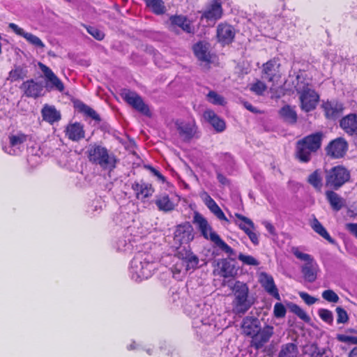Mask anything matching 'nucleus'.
I'll return each mask as SVG.
<instances>
[{
	"instance_id": "f257e3e1",
	"label": "nucleus",
	"mask_w": 357,
	"mask_h": 357,
	"mask_svg": "<svg viewBox=\"0 0 357 357\" xmlns=\"http://www.w3.org/2000/svg\"><path fill=\"white\" fill-rule=\"evenodd\" d=\"M156 264L153 257L145 252H138L130 261L129 275L132 280L141 282L150 278L155 270Z\"/></svg>"
},
{
	"instance_id": "9b49d317",
	"label": "nucleus",
	"mask_w": 357,
	"mask_h": 357,
	"mask_svg": "<svg viewBox=\"0 0 357 357\" xmlns=\"http://www.w3.org/2000/svg\"><path fill=\"white\" fill-rule=\"evenodd\" d=\"M22 145V134L20 131L17 133L11 132L8 137V142L2 145L3 151L10 155H20Z\"/></svg>"
},
{
	"instance_id": "a19ab883",
	"label": "nucleus",
	"mask_w": 357,
	"mask_h": 357,
	"mask_svg": "<svg viewBox=\"0 0 357 357\" xmlns=\"http://www.w3.org/2000/svg\"><path fill=\"white\" fill-rule=\"evenodd\" d=\"M146 6L155 14H162L165 11L164 2L162 0H146Z\"/></svg>"
},
{
	"instance_id": "20e7f679",
	"label": "nucleus",
	"mask_w": 357,
	"mask_h": 357,
	"mask_svg": "<svg viewBox=\"0 0 357 357\" xmlns=\"http://www.w3.org/2000/svg\"><path fill=\"white\" fill-rule=\"evenodd\" d=\"M89 160L99 165L105 170H112L116 167V158L107 148L97 144L90 145L87 150Z\"/></svg>"
},
{
	"instance_id": "c756f323",
	"label": "nucleus",
	"mask_w": 357,
	"mask_h": 357,
	"mask_svg": "<svg viewBox=\"0 0 357 357\" xmlns=\"http://www.w3.org/2000/svg\"><path fill=\"white\" fill-rule=\"evenodd\" d=\"M155 204L159 211L166 213L172 211L176 206L174 202L169 198V195L166 194L158 196Z\"/></svg>"
},
{
	"instance_id": "052dcab7",
	"label": "nucleus",
	"mask_w": 357,
	"mask_h": 357,
	"mask_svg": "<svg viewBox=\"0 0 357 357\" xmlns=\"http://www.w3.org/2000/svg\"><path fill=\"white\" fill-rule=\"evenodd\" d=\"M255 229H246L245 234L249 237L250 241L255 245H257L259 243V234H257Z\"/></svg>"
},
{
	"instance_id": "69168bd1",
	"label": "nucleus",
	"mask_w": 357,
	"mask_h": 357,
	"mask_svg": "<svg viewBox=\"0 0 357 357\" xmlns=\"http://www.w3.org/2000/svg\"><path fill=\"white\" fill-rule=\"evenodd\" d=\"M262 224L264 225V226L265 227V228L266 229V230L272 235H275V229L274 227V226L269 222L268 221H264L262 222Z\"/></svg>"
},
{
	"instance_id": "393cba45",
	"label": "nucleus",
	"mask_w": 357,
	"mask_h": 357,
	"mask_svg": "<svg viewBox=\"0 0 357 357\" xmlns=\"http://www.w3.org/2000/svg\"><path fill=\"white\" fill-rule=\"evenodd\" d=\"M41 115L43 121L52 125L58 122L61 119L60 112L57 111L54 106L47 104L42 108Z\"/></svg>"
},
{
	"instance_id": "37998d69",
	"label": "nucleus",
	"mask_w": 357,
	"mask_h": 357,
	"mask_svg": "<svg viewBox=\"0 0 357 357\" xmlns=\"http://www.w3.org/2000/svg\"><path fill=\"white\" fill-rule=\"evenodd\" d=\"M24 38H25L30 45H33L36 48L43 49L45 47L43 41L38 37L32 33L24 31Z\"/></svg>"
},
{
	"instance_id": "a878e982",
	"label": "nucleus",
	"mask_w": 357,
	"mask_h": 357,
	"mask_svg": "<svg viewBox=\"0 0 357 357\" xmlns=\"http://www.w3.org/2000/svg\"><path fill=\"white\" fill-rule=\"evenodd\" d=\"M318 270L319 266L315 261L305 263L301 267V273L303 278L308 282H313L316 280Z\"/></svg>"
},
{
	"instance_id": "bb28decb",
	"label": "nucleus",
	"mask_w": 357,
	"mask_h": 357,
	"mask_svg": "<svg viewBox=\"0 0 357 357\" xmlns=\"http://www.w3.org/2000/svg\"><path fill=\"white\" fill-rule=\"evenodd\" d=\"M326 197L331 208L335 211H340L346 204L345 199L333 190H327Z\"/></svg>"
},
{
	"instance_id": "bf43d9fd",
	"label": "nucleus",
	"mask_w": 357,
	"mask_h": 357,
	"mask_svg": "<svg viewBox=\"0 0 357 357\" xmlns=\"http://www.w3.org/2000/svg\"><path fill=\"white\" fill-rule=\"evenodd\" d=\"M200 197L208 209L211 208L217 204L215 200L205 191L200 194Z\"/></svg>"
},
{
	"instance_id": "13d9d810",
	"label": "nucleus",
	"mask_w": 357,
	"mask_h": 357,
	"mask_svg": "<svg viewBox=\"0 0 357 357\" xmlns=\"http://www.w3.org/2000/svg\"><path fill=\"white\" fill-rule=\"evenodd\" d=\"M209 210L220 220L228 222V219L217 204Z\"/></svg>"
},
{
	"instance_id": "412c9836",
	"label": "nucleus",
	"mask_w": 357,
	"mask_h": 357,
	"mask_svg": "<svg viewBox=\"0 0 357 357\" xmlns=\"http://www.w3.org/2000/svg\"><path fill=\"white\" fill-rule=\"evenodd\" d=\"M280 63L275 59L267 61L263 65L261 77L270 82H273L275 77H278Z\"/></svg>"
},
{
	"instance_id": "e2e57ef3",
	"label": "nucleus",
	"mask_w": 357,
	"mask_h": 357,
	"mask_svg": "<svg viewBox=\"0 0 357 357\" xmlns=\"http://www.w3.org/2000/svg\"><path fill=\"white\" fill-rule=\"evenodd\" d=\"M22 75V70L20 68H15L10 72L9 79L13 82L20 79Z\"/></svg>"
},
{
	"instance_id": "c9c22d12",
	"label": "nucleus",
	"mask_w": 357,
	"mask_h": 357,
	"mask_svg": "<svg viewBox=\"0 0 357 357\" xmlns=\"http://www.w3.org/2000/svg\"><path fill=\"white\" fill-rule=\"evenodd\" d=\"M329 351L326 348H321L316 344H310L304 347V353L310 357H328Z\"/></svg>"
},
{
	"instance_id": "6e6d98bb",
	"label": "nucleus",
	"mask_w": 357,
	"mask_h": 357,
	"mask_svg": "<svg viewBox=\"0 0 357 357\" xmlns=\"http://www.w3.org/2000/svg\"><path fill=\"white\" fill-rule=\"evenodd\" d=\"M287 310L285 307L281 303H276L274 305L273 313L276 318H283L285 317Z\"/></svg>"
},
{
	"instance_id": "f704fd0d",
	"label": "nucleus",
	"mask_w": 357,
	"mask_h": 357,
	"mask_svg": "<svg viewBox=\"0 0 357 357\" xmlns=\"http://www.w3.org/2000/svg\"><path fill=\"white\" fill-rule=\"evenodd\" d=\"M310 225L312 229L316 233L319 234L322 238L328 241L331 244H336V241L333 238H331V236L328 233L324 227L322 225V224L316 218H314V219L311 222Z\"/></svg>"
},
{
	"instance_id": "a18cd8bd",
	"label": "nucleus",
	"mask_w": 357,
	"mask_h": 357,
	"mask_svg": "<svg viewBox=\"0 0 357 357\" xmlns=\"http://www.w3.org/2000/svg\"><path fill=\"white\" fill-rule=\"evenodd\" d=\"M318 314L324 322L331 325L333 324V314L331 310L321 308L318 310Z\"/></svg>"
},
{
	"instance_id": "4468645a",
	"label": "nucleus",
	"mask_w": 357,
	"mask_h": 357,
	"mask_svg": "<svg viewBox=\"0 0 357 357\" xmlns=\"http://www.w3.org/2000/svg\"><path fill=\"white\" fill-rule=\"evenodd\" d=\"M39 66L47 81V87L50 89L57 90L59 92H63L65 89L64 85L53 71L49 67L41 63H39Z\"/></svg>"
},
{
	"instance_id": "2eb2a0df",
	"label": "nucleus",
	"mask_w": 357,
	"mask_h": 357,
	"mask_svg": "<svg viewBox=\"0 0 357 357\" xmlns=\"http://www.w3.org/2000/svg\"><path fill=\"white\" fill-rule=\"evenodd\" d=\"M223 13L222 4L220 0H213L206 10L204 11L202 17L208 21H216L222 17Z\"/></svg>"
},
{
	"instance_id": "774afa93",
	"label": "nucleus",
	"mask_w": 357,
	"mask_h": 357,
	"mask_svg": "<svg viewBox=\"0 0 357 357\" xmlns=\"http://www.w3.org/2000/svg\"><path fill=\"white\" fill-rule=\"evenodd\" d=\"M217 179L223 185H227L229 183V180L220 172L217 173Z\"/></svg>"
},
{
	"instance_id": "39448f33",
	"label": "nucleus",
	"mask_w": 357,
	"mask_h": 357,
	"mask_svg": "<svg viewBox=\"0 0 357 357\" xmlns=\"http://www.w3.org/2000/svg\"><path fill=\"white\" fill-rule=\"evenodd\" d=\"M323 135L315 132L298 140L296 144L297 158L303 162L311 160L312 154L315 153L321 146Z\"/></svg>"
},
{
	"instance_id": "e433bc0d",
	"label": "nucleus",
	"mask_w": 357,
	"mask_h": 357,
	"mask_svg": "<svg viewBox=\"0 0 357 357\" xmlns=\"http://www.w3.org/2000/svg\"><path fill=\"white\" fill-rule=\"evenodd\" d=\"M177 129L181 136L186 139H190L195 135L196 128L193 123H177Z\"/></svg>"
},
{
	"instance_id": "79ce46f5",
	"label": "nucleus",
	"mask_w": 357,
	"mask_h": 357,
	"mask_svg": "<svg viewBox=\"0 0 357 357\" xmlns=\"http://www.w3.org/2000/svg\"><path fill=\"white\" fill-rule=\"evenodd\" d=\"M235 216L238 220L241 221V222L237 224L239 228L242 229L245 233L246 229H255V225L250 218L239 213H236Z\"/></svg>"
},
{
	"instance_id": "4c0bfd02",
	"label": "nucleus",
	"mask_w": 357,
	"mask_h": 357,
	"mask_svg": "<svg viewBox=\"0 0 357 357\" xmlns=\"http://www.w3.org/2000/svg\"><path fill=\"white\" fill-rule=\"evenodd\" d=\"M298 349L295 343L289 342L282 344L278 357H298Z\"/></svg>"
},
{
	"instance_id": "ddd939ff",
	"label": "nucleus",
	"mask_w": 357,
	"mask_h": 357,
	"mask_svg": "<svg viewBox=\"0 0 357 357\" xmlns=\"http://www.w3.org/2000/svg\"><path fill=\"white\" fill-rule=\"evenodd\" d=\"M274 333V328L271 326H266L263 328H260L252 337L251 345L256 349L262 348L267 343Z\"/></svg>"
},
{
	"instance_id": "f03ea898",
	"label": "nucleus",
	"mask_w": 357,
	"mask_h": 357,
	"mask_svg": "<svg viewBox=\"0 0 357 357\" xmlns=\"http://www.w3.org/2000/svg\"><path fill=\"white\" fill-rule=\"evenodd\" d=\"M185 311L193 319V327L199 328L201 331L212 328L213 314L210 305L202 302H192L185 306Z\"/></svg>"
},
{
	"instance_id": "f3484780",
	"label": "nucleus",
	"mask_w": 357,
	"mask_h": 357,
	"mask_svg": "<svg viewBox=\"0 0 357 357\" xmlns=\"http://www.w3.org/2000/svg\"><path fill=\"white\" fill-rule=\"evenodd\" d=\"M259 280L261 286L270 295L278 300H280L278 290L275 284L273 278L271 275L262 272L259 274Z\"/></svg>"
},
{
	"instance_id": "5fc2aeb1",
	"label": "nucleus",
	"mask_w": 357,
	"mask_h": 357,
	"mask_svg": "<svg viewBox=\"0 0 357 357\" xmlns=\"http://www.w3.org/2000/svg\"><path fill=\"white\" fill-rule=\"evenodd\" d=\"M266 89V84L259 80L250 86V90L257 95H261Z\"/></svg>"
},
{
	"instance_id": "c03bdc74",
	"label": "nucleus",
	"mask_w": 357,
	"mask_h": 357,
	"mask_svg": "<svg viewBox=\"0 0 357 357\" xmlns=\"http://www.w3.org/2000/svg\"><path fill=\"white\" fill-rule=\"evenodd\" d=\"M206 97L208 102L215 105H225L226 103L224 97L214 91H210Z\"/></svg>"
},
{
	"instance_id": "f8f14e48",
	"label": "nucleus",
	"mask_w": 357,
	"mask_h": 357,
	"mask_svg": "<svg viewBox=\"0 0 357 357\" xmlns=\"http://www.w3.org/2000/svg\"><path fill=\"white\" fill-rule=\"evenodd\" d=\"M347 149V142L342 137H337L331 141L326 148L327 155L334 158L343 157Z\"/></svg>"
},
{
	"instance_id": "6ab92c4d",
	"label": "nucleus",
	"mask_w": 357,
	"mask_h": 357,
	"mask_svg": "<svg viewBox=\"0 0 357 357\" xmlns=\"http://www.w3.org/2000/svg\"><path fill=\"white\" fill-rule=\"evenodd\" d=\"M340 128L349 135L357 136V114H349L340 121Z\"/></svg>"
},
{
	"instance_id": "49530a36",
	"label": "nucleus",
	"mask_w": 357,
	"mask_h": 357,
	"mask_svg": "<svg viewBox=\"0 0 357 357\" xmlns=\"http://www.w3.org/2000/svg\"><path fill=\"white\" fill-rule=\"evenodd\" d=\"M321 296L329 303H337L340 300L338 295L331 289L324 291L321 294Z\"/></svg>"
},
{
	"instance_id": "680f3d73",
	"label": "nucleus",
	"mask_w": 357,
	"mask_h": 357,
	"mask_svg": "<svg viewBox=\"0 0 357 357\" xmlns=\"http://www.w3.org/2000/svg\"><path fill=\"white\" fill-rule=\"evenodd\" d=\"M299 296L305 301V303L309 305L315 303L317 301V298L305 292H300Z\"/></svg>"
},
{
	"instance_id": "4d7b16f0",
	"label": "nucleus",
	"mask_w": 357,
	"mask_h": 357,
	"mask_svg": "<svg viewBox=\"0 0 357 357\" xmlns=\"http://www.w3.org/2000/svg\"><path fill=\"white\" fill-rule=\"evenodd\" d=\"M86 30L96 40H101L105 37L104 33L96 27L89 26L86 27Z\"/></svg>"
},
{
	"instance_id": "338daca9",
	"label": "nucleus",
	"mask_w": 357,
	"mask_h": 357,
	"mask_svg": "<svg viewBox=\"0 0 357 357\" xmlns=\"http://www.w3.org/2000/svg\"><path fill=\"white\" fill-rule=\"evenodd\" d=\"M346 229L357 237V223H348Z\"/></svg>"
},
{
	"instance_id": "0eeeda50",
	"label": "nucleus",
	"mask_w": 357,
	"mask_h": 357,
	"mask_svg": "<svg viewBox=\"0 0 357 357\" xmlns=\"http://www.w3.org/2000/svg\"><path fill=\"white\" fill-rule=\"evenodd\" d=\"M350 179V172L342 165L325 171L326 186L335 190L340 188Z\"/></svg>"
},
{
	"instance_id": "aec40b11",
	"label": "nucleus",
	"mask_w": 357,
	"mask_h": 357,
	"mask_svg": "<svg viewBox=\"0 0 357 357\" xmlns=\"http://www.w3.org/2000/svg\"><path fill=\"white\" fill-rule=\"evenodd\" d=\"M193 222L197 226L202 236L206 239L211 240L212 234H216L213 231L207 220L198 212L194 214Z\"/></svg>"
},
{
	"instance_id": "b1692460",
	"label": "nucleus",
	"mask_w": 357,
	"mask_h": 357,
	"mask_svg": "<svg viewBox=\"0 0 357 357\" xmlns=\"http://www.w3.org/2000/svg\"><path fill=\"white\" fill-rule=\"evenodd\" d=\"M326 116L328 119H335L340 115L344 109L343 105L337 101H327L322 105Z\"/></svg>"
},
{
	"instance_id": "cd10ccee",
	"label": "nucleus",
	"mask_w": 357,
	"mask_h": 357,
	"mask_svg": "<svg viewBox=\"0 0 357 357\" xmlns=\"http://www.w3.org/2000/svg\"><path fill=\"white\" fill-rule=\"evenodd\" d=\"M204 117L214 128L217 132H222L225 129V123L223 119L218 117L213 110H206Z\"/></svg>"
},
{
	"instance_id": "09e8293b",
	"label": "nucleus",
	"mask_w": 357,
	"mask_h": 357,
	"mask_svg": "<svg viewBox=\"0 0 357 357\" xmlns=\"http://www.w3.org/2000/svg\"><path fill=\"white\" fill-rule=\"evenodd\" d=\"M290 310L293 313L296 314L303 321H308L310 320V317L307 314V313L298 305L292 304L290 306Z\"/></svg>"
},
{
	"instance_id": "864d4df0",
	"label": "nucleus",
	"mask_w": 357,
	"mask_h": 357,
	"mask_svg": "<svg viewBox=\"0 0 357 357\" xmlns=\"http://www.w3.org/2000/svg\"><path fill=\"white\" fill-rule=\"evenodd\" d=\"M116 247L118 251L126 252L131 250L132 245L123 238L116 241Z\"/></svg>"
},
{
	"instance_id": "473e14b6",
	"label": "nucleus",
	"mask_w": 357,
	"mask_h": 357,
	"mask_svg": "<svg viewBox=\"0 0 357 357\" xmlns=\"http://www.w3.org/2000/svg\"><path fill=\"white\" fill-rule=\"evenodd\" d=\"M193 51L199 60L203 61H208L210 60L211 56L207 43L198 42L193 46Z\"/></svg>"
},
{
	"instance_id": "0e129e2a",
	"label": "nucleus",
	"mask_w": 357,
	"mask_h": 357,
	"mask_svg": "<svg viewBox=\"0 0 357 357\" xmlns=\"http://www.w3.org/2000/svg\"><path fill=\"white\" fill-rule=\"evenodd\" d=\"M127 349L130 351L135 349H144L149 355L152 354L151 349L150 348L144 349L142 347L141 345L137 344L135 342H132L130 344L128 345Z\"/></svg>"
},
{
	"instance_id": "58836bf2",
	"label": "nucleus",
	"mask_w": 357,
	"mask_h": 357,
	"mask_svg": "<svg viewBox=\"0 0 357 357\" xmlns=\"http://www.w3.org/2000/svg\"><path fill=\"white\" fill-rule=\"evenodd\" d=\"M323 173L321 169H316L309 175L307 181L316 190H321L323 186Z\"/></svg>"
},
{
	"instance_id": "603ef678",
	"label": "nucleus",
	"mask_w": 357,
	"mask_h": 357,
	"mask_svg": "<svg viewBox=\"0 0 357 357\" xmlns=\"http://www.w3.org/2000/svg\"><path fill=\"white\" fill-rule=\"evenodd\" d=\"M336 339L340 342L349 344H357V336H350L344 334H337Z\"/></svg>"
},
{
	"instance_id": "2f4dec72",
	"label": "nucleus",
	"mask_w": 357,
	"mask_h": 357,
	"mask_svg": "<svg viewBox=\"0 0 357 357\" xmlns=\"http://www.w3.org/2000/svg\"><path fill=\"white\" fill-rule=\"evenodd\" d=\"M279 114L284 121L294 124L297 121V114L294 108L290 105L283 106L279 111Z\"/></svg>"
},
{
	"instance_id": "dca6fc26",
	"label": "nucleus",
	"mask_w": 357,
	"mask_h": 357,
	"mask_svg": "<svg viewBox=\"0 0 357 357\" xmlns=\"http://www.w3.org/2000/svg\"><path fill=\"white\" fill-rule=\"evenodd\" d=\"M261 328L259 319L254 317H245L241 324L243 333L249 337H252Z\"/></svg>"
},
{
	"instance_id": "6e6552de",
	"label": "nucleus",
	"mask_w": 357,
	"mask_h": 357,
	"mask_svg": "<svg viewBox=\"0 0 357 357\" xmlns=\"http://www.w3.org/2000/svg\"><path fill=\"white\" fill-rule=\"evenodd\" d=\"M296 90L300 94L299 99L301 109L306 112L314 110L319 99V96L316 91L307 86L302 89L298 87Z\"/></svg>"
},
{
	"instance_id": "72a5a7b5",
	"label": "nucleus",
	"mask_w": 357,
	"mask_h": 357,
	"mask_svg": "<svg viewBox=\"0 0 357 357\" xmlns=\"http://www.w3.org/2000/svg\"><path fill=\"white\" fill-rule=\"evenodd\" d=\"M171 23L173 26H178L186 33H192L193 28L187 17L182 15L172 16L170 17Z\"/></svg>"
},
{
	"instance_id": "3c124183",
	"label": "nucleus",
	"mask_w": 357,
	"mask_h": 357,
	"mask_svg": "<svg viewBox=\"0 0 357 357\" xmlns=\"http://www.w3.org/2000/svg\"><path fill=\"white\" fill-rule=\"evenodd\" d=\"M292 253L296 258L305 261V263H310V261H314L311 255L301 252L298 248H293Z\"/></svg>"
},
{
	"instance_id": "a211bd4d",
	"label": "nucleus",
	"mask_w": 357,
	"mask_h": 357,
	"mask_svg": "<svg viewBox=\"0 0 357 357\" xmlns=\"http://www.w3.org/2000/svg\"><path fill=\"white\" fill-rule=\"evenodd\" d=\"M235 36L234 28L227 24H220L217 28V37L219 42L224 45L229 44L232 42Z\"/></svg>"
},
{
	"instance_id": "9d476101",
	"label": "nucleus",
	"mask_w": 357,
	"mask_h": 357,
	"mask_svg": "<svg viewBox=\"0 0 357 357\" xmlns=\"http://www.w3.org/2000/svg\"><path fill=\"white\" fill-rule=\"evenodd\" d=\"M123 99L142 114L149 116L150 111L142 98L135 92L124 89L121 93Z\"/></svg>"
},
{
	"instance_id": "7ed1b4c3",
	"label": "nucleus",
	"mask_w": 357,
	"mask_h": 357,
	"mask_svg": "<svg viewBox=\"0 0 357 357\" xmlns=\"http://www.w3.org/2000/svg\"><path fill=\"white\" fill-rule=\"evenodd\" d=\"M175 255L178 261L174 266V273L185 275L199 267V257L192 252L190 245L176 246Z\"/></svg>"
},
{
	"instance_id": "de8ad7c7",
	"label": "nucleus",
	"mask_w": 357,
	"mask_h": 357,
	"mask_svg": "<svg viewBox=\"0 0 357 357\" xmlns=\"http://www.w3.org/2000/svg\"><path fill=\"white\" fill-rule=\"evenodd\" d=\"M238 259L245 265L249 266H258L259 265V262L257 259H256L254 257L251 255H245L244 254L240 253L238 256Z\"/></svg>"
},
{
	"instance_id": "c85d7f7f",
	"label": "nucleus",
	"mask_w": 357,
	"mask_h": 357,
	"mask_svg": "<svg viewBox=\"0 0 357 357\" xmlns=\"http://www.w3.org/2000/svg\"><path fill=\"white\" fill-rule=\"evenodd\" d=\"M24 93L29 97L37 98L43 95V86L33 80L24 83Z\"/></svg>"
},
{
	"instance_id": "4be33fe9",
	"label": "nucleus",
	"mask_w": 357,
	"mask_h": 357,
	"mask_svg": "<svg viewBox=\"0 0 357 357\" xmlns=\"http://www.w3.org/2000/svg\"><path fill=\"white\" fill-rule=\"evenodd\" d=\"M66 136L73 142H78L84 138V126L77 122L68 124L65 130Z\"/></svg>"
},
{
	"instance_id": "5701e85b",
	"label": "nucleus",
	"mask_w": 357,
	"mask_h": 357,
	"mask_svg": "<svg viewBox=\"0 0 357 357\" xmlns=\"http://www.w3.org/2000/svg\"><path fill=\"white\" fill-rule=\"evenodd\" d=\"M132 189L135 192L137 198L141 200H144L152 196L154 192L151 184L142 181L133 183Z\"/></svg>"
},
{
	"instance_id": "423d86ee",
	"label": "nucleus",
	"mask_w": 357,
	"mask_h": 357,
	"mask_svg": "<svg viewBox=\"0 0 357 357\" xmlns=\"http://www.w3.org/2000/svg\"><path fill=\"white\" fill-rule=\"evenodd\" d=\"M248 286L239 281L236 282L233 288L234 298L232 301L233 311L235 314H245L252 306V302L248 298Z\"/></svg>"
},
{
	"instance_id": "ea45409f",
	"label": "nucleus",
	"mask_w": 357,
	"mask_h": 357,
	"mask_svg": "<svg viewBox=\"0 0 357 357\" xmlns=\"http://www.w3.org/2000/svg\"><path fill=\"white\" fill-rule=\"evenodd\" d=\"M76 108L79 112L83 113L86 116L91 118L93 120L100 121V118L99 115L96 113V112L90 107L89 106L85 105L83 102H78L76 104Z\"/></svg>"
},
{
	"instance_id": "1a4fd4ad",
	"label": "nucleus",
	"mask_w": 357,
	"mask_h": 357,
	"mask_svg": "<svg viewBox=\"0 0 357 357\" xmlns=\"http://www.w3.org/2000/svg\"><path fill=\"white\" fill-rule=\"evenodd\" d=\"M193 238V228L189 222H185L176 227L174 234L175 245H189V243L192 241Z\"/></svg>"
},
{
	"instance_id": "7c9ffc66",
	"label": "nucleus",
	"mask_w": 357,
	"mask_h": 357,
	"mask_svg": "<svg viewBox=\"0 0 357 357\" xmlns=\"http://www.w3.org/2000/svg\"><path fill=\"white\" fill-rule=\"evenodd\" d=\"M211 241L218 247L222 251L225 252L233 260L236 255V252L229 246L218 234H212Z\"/></svg>"
},
{
	"instance_id": "8fccbe9b",
	"label": "nucleus",
	"mask_w": 357,
	"mask_h": 357,
	"mask_svg": "<svg viewBox=\"0 0 357 357\" xmlns=\"http://www.w3.org/2000/svg\"><path fill=\"white\" fill-rule=\"evenodd\" d=\"M337 313V324H346L349 321V315L347 311L342 307H337L335 309Z\"/></svg>"
}]
</instances>
